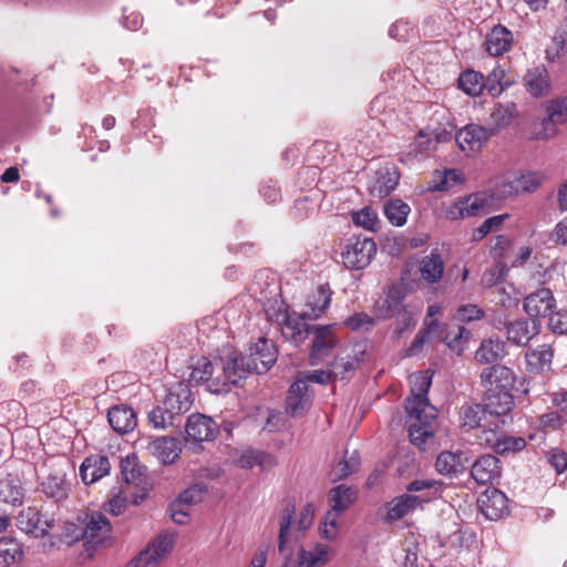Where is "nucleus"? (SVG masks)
Masks as SVG:
<instances>
[{"mask_svg":"<svg viewBox=\"0 0 567 567\" xmlns=\"http://www.w3.org/2000/svg\"><path fill=\"white\" fill-rule=\"evenodd\" d=\"M483 404L464 405L460 410L462 427L478 430L484 427L503 429L507 425L509 412L514 408L512 391L485 386Z\"/></svg>","mask_w":567,"mask_h":567,"instance_id":"1","label":"nucleus"},{"mask_svg":"<svg viewBox=\"0 0 567 567\" xmlns=\"http://www.w3.org/2000/svg\"><path fill=\"white\" fill-rule=\"evenodd\" d=\"M226 357L224 375L231 384H237L247 373L267 372L277 360V350L271 341L260 338L249 348L247 357L239 358L229 346L226 347Z\"/></svg>","mask_w":567,"mask_h":567,"instance_id":"2","label":"nucleus"},{"mask_svg":"<svg viewBox=\"0 0 567 567\" xmlns=\"http://www.w3.org/2000/svg\"><path fill=\"white\" fill-rule=\"evenodd\" d=\"M282 334L295 343L303 342L309 336L313 337L309 357L311 365L319 364L338 343L332 326L309 324L303 320L291 318H286Z\"/></svg>","mask_w":567,"mask_h":567,"instance_id":"3","label":"nucleus"},{"mask_svg":"<svg viewBox=\"0 0 567 567\" xmlns=\"http://www.w3.org/2000/svg\"><path fill=\"white\" fill-rule=\"evenodd\" d=\"M193 404L190 391L186 385L179 384L171 390L161 405L153 408L148 413V422L157 430H165L181 423L182 415L190 410Z\"/></svg>","mask_w":567,"mask_h":567,"instance_id":"4","label":"nucleus"},{"mask_svg":"<svg viewBox=\"0 0 567 567\" xmlns=\"http://www.w3.org/2000/svg\"><path fill=\"white\" fill-rule=\"evenodd\" d=\"M226 362V347L220 351L216 363L205 357L196 359L189 367V382L193 384L206 382L208 390L213 393L225 391V388L231 384L224 375V364Z\"/></svg>","mask_w":567,"mask_h":567,"instance_id":"5","label":"nucleus"},{"mask_svg":"<svg viewBox=\"0 0 567 567\" xmlns=\"http://www.w3.org/2000/svg\"><path fill=\"white\" fill-rule=\"evenodd\" d=\"M175 544V534L163 532L148 543L126 567H157L173 550Z\"/></svg>","mask_w":567,"mask_h":567,"instance_id":"6","label":"nucleus"},{"mask_svg":"<svg viewBox=\"0 0 567 567\" xmlns=\"http://www.w3.org/2000/svg\"><path fill=\"white\" fill-rule=\"evenodd\" d=\"M377 252V245L369 237H351L341 254L342 262L348 269L360 270L370 265Z\"/></svg>","mask_w":567,"mask_h":567,"instance_id":"7","label":"nucleus"},{"mask_svg":"<svg viewBox=\"0 0 567 567\" xmlns=\"http://www.w3.org/2000/svg\"><path fill=\"white\" fill-rule=\"evenodd\" d=\"M411 386V396L406 400V412H426L427 417L435 414V406H433L429 399L427 392L432 384V375L429 371H417L409 377Z\"/></svg>","mask_w":567,"mask_h":567,"instance_id":"8","label":"nucleus"},{"mask_svg":"<svg viewBox=\"0 0 567 567\" xmlns=\"http://www.w3.org/2000/svg\"><path fill=\"white\" fill-rule=\"evenodd\" d=\"M502 430L492 426L475 430L476 441L480 445L492 447L498 454L516 453L525 449L524 437L502 435Z\"/></svg>","mask_w":567,"mask_h":567,"instance_id":"9","label":"nucleus"},{"mask_svg":"<svg viewBox=\"0 0 567 567\" xmlns=\"http://www.w3.org/2000/svg\"><path fill=\"white\" fill-rule=\"evenodd\" d=\"M185 432L186 443L200 445L203 442L214 441L219 432V426L210 416L195 413L187 417Z\"/></svg>","mask_w":567,"mask_h":567,"instance_id":"10","label":"nucleus"},{"mask_svg":"<svg viewBox=\"0 0 567 567\" xmlns=\"http://www.w3.org/2000/svg\"><path fill=\"white\" fill-rule=\"evenodd\" d=\"M121 473L126 484L137 487L141 491V495L134 497V503L138 504L144 499L151 487L147 481L146 468L140 464L135 455H128L121 460Z\"/></svg>","mask_w":567,"mask_h":567,"instance_id":"11","label":"nucleus"},{"mask_svg":"<svg viewBox=\"0 0 567 567\" xmlns=\"http://www.w3.org/2000/svg\"><path fill=\"white\" fill-rule=\"evenodd\" d=\"M54 518L37 508L23 509L18 516V527L34 537H43L54 526Z\"/></svg>","mask_w":567,"mask_h":567,"instance_id":"12","label":"nucleus"},{"mask_svg":"<svg viewBox=\"0 0 567 567\" xmlns=\"http://www.w3.org/2000/svg\"><path fill=\"white\" fill-rule=\"evenodd\" d=\"M525 312L536 320L549 316L556 308V300L549 288H539L524 299Z\"/></svg>","mask_w":567,"mask_h":567,"instance_id":"13","label":"nucleus"},{"mask_svg":"<svg viewBox=\"0 0 567 567\" xmlns=\"http://www.w3.org/2000/svg\"><path fill=\"white\" fill-rule=\"evenodd\" d=\"M312 391L303 381H295L288 391L286 411L293 417L302 416L312 404Z\"/></svg>","mask_w":567,"mask_h":567,"instance_id":"14","label":"nucleus"},{"mask_svg":"<svg viewBox=\"0 0 567 567\" xmlns=\"http://www.w3.org/2000/svg\"><path fill=\"white\" fill-rule=\"evenodd\" d=\"M452 138V133L446 131H420L415 136L413 144H411V151L408 153V156L412 158L426 157L430 156L435 150L439 143H443L450 141Z\"/></svg>","mask_w":567,"mask_h":567,"instance_id":"15","label":"nucleus"},{"mask_svg":"<svg viewBox=\"0 0 567 567\" xmlns=\"http://www.w3.org/2000/svg\"><path fill=\"white\" fill-rule=\"evenodd\" d=\"M482 514L491 520L502 518L507 512V497L497 488H487L478 498Z\"/></svg>","mask_w":567,"mask_h":567,"instance_id":"16","label":"nucleus"},{"mask_svg":"<svg viewBox=\"0 0 567 567\" xmlns=\"http://www.w3.org/2000/svg\"><path fill=\"white\" fill-rule=\"evenodd\" d=\"M491 133L480 125L470 124L460 130L455 136V143L466 154L478 152L489 137Z\"/></svg>","mask_w":567,"mask_h":567,"instance_id":"17","label":"nucleus"},{"mask_svg":"<svg viewBox=\"0 0 567 567\" xmlns=\"http://www.w3.org/2000/svg\"><path fill=\"white\" fill-rule=\"evenodd\" d=\"M410 416L409 436L413 445L422 447L433 435V422L436 413L427 417L426 412H408Z\"/></svg>","mask_w":567,"mask_h":567,"instance_id":"18","label":"nucleus"},{"mask_svg":"<svg viewBox=\"0 0 567 567\" xmlns=\"http://www.w3.org/2000/svg\"><path fill=\"white\" fill-rule=\"evenodd\" d=\"M434 336L440 338L451 351L460 355L467 348L472 332L460 324L446 326L441 323V329L436 330Z\"/></svg>","mask_w":567,"mask_h":567,"instance_id":"19","label":"nucleus"},{"mask_svg":"<svg viewBox=\"0 0 567 567\" xmlns=\"http://www.w3.org/2000/svg\"><path fill=\"white\" fill-rule=\"evenodd\" d=\"M295 511V505L288 502L280 514L278 547L281 553L289 543L297 540L305 533L298 530V523L292 518Z\"/></svg>","mask_w":567,"mask_h":567,"instance_id":"20","label":"nucleus"},{"mask_svg":"<svg viewBox=\"0 0 567 567\" xmlns=\"http://www.w3.org/2000/svg\"><path fill=\"white\" fill-rule=\"evenodd\" d=\"M487 199L483 194H473L455 202L446 212L450 219L465 218L485 213Z\"/></svg>","mask_w":567,"mask_h":567,"instance_id":"21","label":"nucleus"},{"mask_svg":"<svg viewBox=\"0 0 567 567\" xmlns=\"http://www.w3.org/2000/svg\"><path fill=\"white\" fill-rule=\"evenodd\" d=\"M548 117L543 120L539 136L550 138L556 134L555 126L567 123V96L553 100L547 106Z\"/></svg>","mask_w":567,"mask_h":567,"instance_id":"22","label":"nucleus"},{"mask_svg":"<svg viewBox=\"0 0 567 567\" xmlns=\"http://www.w3.org/2000/svg\"><path fill=\"white\" fill-rule=\"evenodd\" d=\"M471 475L478 484L493 483L501 475L499 460L491 454L480 456L472 465Z\"/></svg>","mask_w":567,"mask_h":567,"instance_id":"23","label":"nucleus"},{"mask_svg":"<svg viewBox=\"0 0 567 567\" xmlns=\"http://www.w3.org/2000/svg\"><path fill=\"white\" fill-rule=\"evenodd\" d=\"M70 487L71 484L66 480L65 473L60 468L52 470L41 482L43 494L56 502L68 497Z\"/></svg>","mask_w":567,"mask_h":567,"instance_id":"24","label":"nucleus"},{"mask_svg":"<svg viewBox=\"0 0 567 567\" xmlns=\"http://www.w3.org/2000/svg\"><path fill=\"white\" fill-rule=\"evenodd\" d=\"M150 453L162 464H172L182 452L181 442L171 436H161L147 445Z\"/></svg>","mask_w":567,"mask_h":567,"instance_id":"25","label":"nucleus"},{"mask_svg":"<svg viewBox=\"0 0 567 567\" xmlns=\"http://www.w3.org/2000/svg\"><path fill=\"white\" fill-rule=\"evenodd\" d=\"M110 470L111 464L106 456L90 455L80 466V476L84 484L90 485L109 475Z\"/></svg>","mask_w":567,"mask_h":567,"instance_id":"26","label":"nucleus"},{"mask_svg":"<svg viewBox=\"0 0 567 567\" xmlns=\"http://www.w3.org/2000/svg\"><path fill=\"white\" fill-rule=\"evenodd\" d=\"M481 381L484 386L512 391L515 383V374L509 368L496 364L482 371Z\"/></svg>","mask_w":567,"mask_h":567,"instance_id":"27","label":"nucleus"},{"mask_svg":"<svg viewBox=\"0 0 567 567\" xmlns=\"http://www.w3.org/2000/svg\"><path fill=\"white\" fill-rule=\"evenodd\" d=\"M111 529L112 526L107 518L101 513H94L83 532V539L92 546L99 545L110 537Z\"/></svg>","mask_w":567,"mask_h":567,"instance_id":"28","label":"nucleus"},{"mask_svg":"<svg viewBox=\"0 0 567 567\" xmlns=\"http://www.w3.org/2000/svg\"><path fill=\"white\" fill-rule=\"evenodd\" d=\"M524 85L527 92L535 96H545L550 91L549 73L544 65L529 69L524 76Z\"/></svg>","mask_w":567,"mask_h":567,"instance_id":"29","label":"nucleus"},{"mask_svg":"<svg viewBox=\"0 0 567 567\" xmlns=\"http://www.w3.org/2000/svg\"><path fill=\"white\" fill-rule=\"evenodd\" d=\"M507 339L514 344L526 346L535 336L539 333V324L536 320L529 322L526 319H518L508 323Z\"/></svg>","mask_w":567,"mask_h":567,"instance_id":"30","label":"nucleus"},{"mask_svg":"<svg viewBox=\"0 0 567 567\" xmlns=\"http://www.w3.org/2000/svg\"><path fill=\"white\" fill-rule=\"evenodd\" d=\"M513 44V34L512 32L503 27L496 25L487 34L485 39V48L486 51L492 56H499L507 52Z\"/></svg>","mask_w":567,"mask_h":567,"instance_id":"31","label":"nucleus"},{"mask_svg":"<svg viewBox=\"0 0 567 567\" xmlns=\"http://www.w3.org/2000/svg\"><path fill=\"white\" fill-rule=\"evenodd\" d=\"M331 296L332 291L328 285L318 286L317 289L308 296L306 301V307L308 310L305 311L300 320L305 321L306 318H318L328 309L331 302Z\"/></svg>","mask_w":567,"mask_h":567,"instance_id":"32","label":"nucleus"},{"mask_svg":"<svg viewBox=\"0 0 567 567\" xmlns=\"http://www.w3.org/2000/svg\"><path fill=\"white\" fill-rule=\"evenodd\" d=\"M554 353L549 344H540L525 353L526 369L530 373H542L550 369Z\"/></svg>","mask_w":567,"mask_h":567,"instance_id":"33","label":"nucleus"},{"mask_svg":"<svg viewBox=\"0 0 567 567\" xmlns=\"http://www.w3.org/2000/svg\"><path fill=\"white\" fill-rule=\"evenodd\" d=\"M109 423L117 433H127L137 425L136 414L132 408L116 405L110 409L107 414Z\"/></svg>","mask_w":567,"mask_h":567,"instance_id":"34","label":"nucleus"},{"mask_svg":"<svg viewBox=\"0 0 567 567\" xmlns=\"http://www.w3.org/2000/svg\"><path fill=\"white\" fill-rule=\"evenodd\" d=\"M251 295L259 301L269 300L277 295L276 277L268 270L258 271L249 288Z\"/></svg>","mask_w":567,"mask_h":567,"instance_id":"35","label":"nucleus"},{"mask_svg":"<svg viewBox=\"0 0 567 567\" xmlns=\"http://www.w3.org/2000/svg\"><path fill=\"white\" fill-rule=\"evenodd\" d=\"M540 179L536 173H526L513 177L503 185L501 190L504 196L518 195L520 193H532L538 188Z\"/></svg>","mask_w":567,"mask_h":567,"instance_id":"36","label":"nucleus"},{"mask_svg":"<svg viewBox=\"0 0 567 567\" xmlns=\"http://www.w3.org/2000/svg\"><path fill=\"white\" fill-rule=\"evenodd\" d=\"M399 183V174L394 167L385 166L377 172V178L371 186V194L383 198L395 189Z\"/></svg>","mask_w":567,"mask_h":567,"instance_id":"37","label":"nucleus"},{"mask_svg":"<svg viewBox=\"0 0 567 567\" xmlns=\"http://www.w3.org/2000/svg\"><path fill=\"white\" fill-rule=\"evenodd\" d=\"M22 545L13 537H0V567L19 564L23 558Z\"/></svg>","mask_w":567,"mask_h":567,"instance_id":"38","label":"nucleus"},{"mask_svg":"<svg viewBox=\"0 0 567 567\" xmlns=\"http://www.w3.org/2000/svg\"><path fill=\"white\" fill-rule=\"evenodd\" d=\"M22 499L23 491L17 476L7 475L0 478V502L17 506L22 504Z\"/></svg>","mask_w":567,"mask_h":567,"instance_id":"39","label":"nucleus"},{"mask_svg":"<svg viewBox=\"0 0 567 567\" xmlns=\"http://www.w3.org/2000/svg\"><path fill=\"white\" fill-rule=\"evenodd\" d=\"M505 355V343L497 339H486L481 342L475 352V360L483 364L494 363Z\"/></svg>","mask_w":567,"mask_h":567,"instance_id":"40","label":"nucleus"},{"mask_svg":"<svg viewBox=\"0 0 567 567\" xmlns=\"http://www.w3.org/2000/svg\"><path fill=\"white\" fill-rule=\"evenodd\" d=\"M423 501L411 494L398 496L389 504L388 517L392 520L400 519L415 509Z\"/></svg>","mask_w":567,"mask_h":567,"instance_id":"41","label":"nucleus"},{"mask_svg":"<svg viewBox=\"0 0 567 567\" xmlns=\"http://www.w3.org/2000/svg\"><path fill=\"white\" fill-rule=\"evenodd\" d=\"M444 262L440 255L430 254L420 262V274L423 280L429 284H436L442 279Z\"/></svg>","mask_w":567,"mask_h":567,"instance_id":"42","label":"nucleus"},{"mask_svg":"<svg viewBox=\"0 0 567 567\" xmlns=\"http://www.w3.org/2000/svg\"><path fill=\"white\" fill-rule=\"evenodd\" d=\"M355 498L357 491L343 484L331 488L328 495L330 508L340 513L349 508L350 505L354 503Z\"/></svg>","mask_w":567,"mask_h":567,"instance_id":"43","label":"nucleus"},{"mask_svg":"<svg viewBox=\"0 0 567 567\" xmlns=\"http://www.w3.org/2000/svg\"><path fill=\"white\" fill-rule=\"evenodd\" d=\"M329 546L317 544L311 549H300L298 553L299 567H315L329 560Z\"/></svg>","mask_w":567,"mask_h":567,"instance_id":"44","label":"nucleus"},{"mask_svg":"<svg viewBox=\"0 0 567 567\" xmlns=\"http://www.w3.org/2000/svg\"><path fill=\"white\" fill-rule=\"evenodd\" d=\"M485 89L492 96H498L506 87L514 83V80L506 75L505 70L496 65L487 75Z\"/></svg>","mask_w":567,"mask_h":567,"instance_id":"45","label":"nucleus"},{"mask_svg":"<svg viewBox=\"0 0 567 567\" xmlns=\"http://www.w3.org/2000/svg\"><path fill=\"white\" fill-rule=\"evenodd\" d=\"M517 110L514 103L498 104L489 114V124L493 131L508 126L516 116Z\"/></svg>","mask_w":567,"mask_h":567,"instance_id":"46","label":"nucleus"},{"mask_svg":"<svg viewBox=\"0 0 567 567\" xmlns=\"http://www.w3.org/2000/svg\"><path fill=\"white\" fill-rule=\"evenodd\" d=\"M411 212L410 206L401 199H390L384 204V215L388 220L396 227L405 224Z\"/></svg>","mask_w":567,"mask_h":567,"instance_id":"47","label":"nucleus"},{"mask_svg":"<svg viewBox=\"0 0 567 567\" xmlns=\"http://www.w3.org/2000/svg\"><path fill=\"white\" fill-rule=\"evenodd\" d=\"M458 86L468 95L477 96L485 89L484 76L473 70L464 71L458 79Z\"/></svg>","mask_w":567,"mask_h":567,"instance_id":"48","label":"nucleus"},{"mask_svg":"<svg viewBox=\"0 0 567 567\" xmlns=\"http://www.w3.org/2000/svg\"><path fill=\"white\" fill-rule=\"evenodd\" d=\"M435 467L442 475L456 474L462 468V455L444 451L437 456Z\"/></svg>","mask_w":567,"mask_h":567,"instance_id":"49","label":"nucleus"},{"mask_svg":"<svg viewBox=\"0 0 567 567\" xmlns=\"http://www.w3.org/2000/svg\"><path fill=\"white\" fill-rule=\"evenodd\" d=\"M357 365L354 360H351V354L344 351L338 354L331 364L330 372L333 379H348L355 370Z\"/></svg>","mask_w":567,"mask_h":567,"instance_id":"50","label":"nucleus"},{"mask_svg":"<svg viewBox=\"0 0 567 567\" xmlns=\"http://www.w3.org/2000/svg\"><path fill=\"white\" fill-rule=\"evenodd\" d=\"M360 466V457L355 451L336 464L331 471V480L340 481L354 473Z\"/></svg>","mask_w":567,"mask_h":567,"instance_id":"51","label":"nucleus"},{"mask_svg":"<svg viewBox=\"0 0 567 567\" xmlns=\"http://www.w3.org/2000/svg\"><path fill=\"white\" fill-rule=\"evenodd\" d=\"M340 512L329 509L320 524V534L327 540H334L339 535Z\"/></svg>","mask_w":567,"mask_h":567,"instance_id":"52","label":"nucleus"},{"mask_svg":"<svg viewBox=\"0 0 567 567\" xmlns=\"http://www.w3.org/2000/svg\"><path fill=\"white\" fill-rule=\"evenodd\" d=\"M439 329H441V323L436 319H431L430 321H426V330L420 331L415 336L413 342L406 349L405 355L413 357L417 354L422 350L427 337L434 336V333H436V330Z\"/></svg>","mask_w":567,"mask_h":567,"instance_id":"53","label":"nucleus"},{"mask_svg":"<svg viewBox=\"0 0 567 567\" xmlns=\"http://www.w3.org/2000/svg\"><path fill=\"white\" fill-rule=\"evenodd\" d=\"M352 221L367 230L377 231L379 218L377 213L371 207H363L358 212H352Z\"/></svg>","mask_w":567,"mask_h":567,"instance_id":"54","label":"nucleus"},{"mask_svg":"<svg viewBox=\"0 0 567 567\" xmlns=\"http://www.w3.org/2000/svg\"><path fill=\"white\" fill-rule=\"evenodd\" d=\"M507 216V214H503L487 218L480 227L473 230L472 239L474 241L482 240L491 231L497 229L504 223Z\"/></svg>","mask_w":567,"mask_h":567,"instance_id":"55","label":"nucleus"},{"mask_svg":"<svg viewBox=\"0 0 567 567\" xmlns=\"http://www.w3.org/2000/svg\"><path fill=\"white\" fill-rule=\"evenodd\" d=\"M484 311L476 305H463L457 308L453 319L460 323H470L481 320Z\"/></svg>","mask_w":567,"mask_h":567,"instance_id":"56","label":"nucleus"},{"mask_svg":"<svg viewBox=\"0 0 567 567\" xmlns=\"http://www.w3.org/2000/svg\"><path fill=\"white\" fill-rule=\"evenodd\" d=\"M344 324L352 331H369L374 326V319L364 312H358L346 319Z\"/></svg>","mask_w":567,"mask_h":567,"instance_id":"57","label":"nucleus"},{"mask_svg":"<svg viewBox=\"0 0 567 567\" xmlns=\"http://www.w3.org/2000/svg\"><path fill=\"white\" fill-rule=\"evenodd\" d=\"M332 379L329 369L300 372L296 381H303L307 385H309V383L328 384Z\"/></svg>","mask_w":567,"mask_h":567,"instance_id":"58","label":"nucleus"},{"mask_svg":"<svg viewBox=\"0 0 567 567\" xmlns=\"http://www.w3.org/2000/svg\"><path fill=\"white\" fill-rule=\"evenodd\" d=\"M417 312H420L419 308L409 309L408 307H402V309L395 311L394 316H396L399 323V334H401L404 330L412 328L416 323L415 316Z\"/></svg>","mask_w":567,"mask_h":567,"instance_id":"59","label":"nucleus"},{"mask_svg":"<svg viewBox=\"0 0 567 567\" xmlns=\"http://www.w3.org/2000/svg\"><path fill=\"white\" fill-rule=\"evenodd\" d=\"M206 488L204 485L195 484L189 488L185 489L177 498L178 502L184 504L186 507L189 505L202 502L205 495Z\"/></svg>","mask_w":567,"mask_h":567,"instance_id":"60","label":"nucleus"},{"mask_svg":"<svg viewBox=\"0 0 567 567\" xmlns=\"http://www.w3.org/2000/svg\"><path fill=\"white\" fill-rule=\"evenodd\" d=\"M549 328L555 333H567V310L560 309L549 315Z\"/></svg>","mask_w":567,"mask_h":567,"instance_id":"61","label":"nucleus"},{"mask_svg":"<svg viewBox=\"0 0 567 567\" xmlns=\"http://www.w3.org/2000/svg\"><path fill=\"white\" fill-rule=\"evenodd\" d=\"M463 182V174L458 169H447L444 172V175L441 182L435 186L437 190H447L455 185H458Z\"/></svg>","mask_w":567,"mask_h":567,"instance_id":"62","label":"nucleus"},{"mask_svg":"<svg viewBox=\"0 0 567 567\" xmlns=\"http://www.w3.org/2000/svg\"><path fill=\"white\" fill-rule=\"evenodd\" d=\"M506 272L507 270L503 265H495L484 272L482 282L486 287L495 286L506 276Z\"/></svg>","mask_w":567,"mask_h":567,"instance_id":"63","label":"nucleus"},{"mask_svg":"<svg viewBox=\"0 0 567 567\" xmlns=\"http://www.w3.org/2000/svg\"><path fill=\"white\" fill-rule=\"evenodd\" d=\"M237 463L243 468H252L254 466L262 463V454L251 450L245 451L237 460Z\"/></svg>","mask_w":567,"mask_h":567,"instance_id":"64","label":"nucleus"}]
</instances>
